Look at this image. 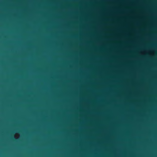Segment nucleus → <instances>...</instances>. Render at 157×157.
<instances>
[{"instance_id": "1", "label": "nucleus", "mask_w": 157, "mask_h": 157, "mask_svg": "<svg viewBox=\"0 0 157 157\" xmlns=\"http://www.w3.org/2000/svg\"><path fill=\"white\" fill-rule=\"evenodd\" d=\"M128 10H129V0H128Z\"/></svg>"}]
</instances>
